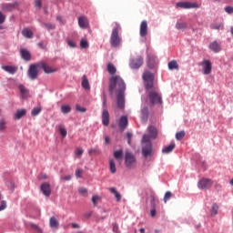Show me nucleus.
<instances>
[{"instance_id": "nucleus-1", "label": "nucleus", "mask_w": 233, "mask_h": 233, "mask_svg": "<svg viewBox=\"0 0 233 233\" xmlns=\"http://www.w3.org/2000/svg\"><path fill=\"white\" fill-rule=\"evenodd\" d=\"M109 83V92L111 94L116 88V103L118 108H125V90H127L125 80H123V78H121L119 76H113L110 78Z\"/></svg>"}, {"instance_id": "nucleus-2", "label": "nucleus", "mask_w": 233, "mask_h": 233, "mask_svg": "<svg viewBox=\"0 0 233 233\" xmlns=\"http://www.w3.org/2000/svg\"><path fill=\"white\" fill-rule=\"evenodd\" d=\"M120 30L121 25L119 23L116 22L110 36V44L113 48H119L121 46V36H119Z\"/></svg>"}, {"instance_id": "nucleus-3", "label": "nucleus", "mask_w": 233, "mask_h": 233, "mask_svg": "<svg viewBox=\"0 0 233 233\" xmlns=\"http://www.w3.org/2000/svg\"><path fill=\"white\" fill-rule=\"evenodd\" d=\"M142 79L144 81V86L146 90L148 91V90H152V88H156V86H154L155 76L151 72L145 71L142 76Z\"/></svg>"}, {"instance_id": "nucleus-4", "label": "nucleus", "mask_w": 233, "mask_h": 233, "mask_svg": "<svg viewBox=\"0 0 233 233\" xmlns=\"http://www.w3.org/2000/svg\"><path fill=\"white\" fill-rule=\"evenodd\" d=\"M147 92L151 105H162L163 99L161 98V94H159L157 88L154 87L149 89Z\"/></svg>"}, {"instance_id": "nucleus-5", "label": "nucleus", "mask_w": 233, "mask_h": 233, "mask_svg": "<svg viewBox=\"0 0 233 233\" xmlns=\"http://www.w3.org/2000/svg\"><path fill=\"white\" fill-rule=\"evenodd\" d=\"M136 156H134V154H132L129 151H127L125 153V165H126V168H128L129 170H132V168H136Z\"/></svg>"}, {"instance_id": "nucleus-6", "label": "nucleus", "mask_w": 233, "mask_h": 233, "mask_svg": "<svg viewBox=\"0 0 233 233\" xmlns=\"http://www.w3.org/2000/svg\"><path fill=\"white\" fill-rule=\"evenodd\" d=\"M37 68H39V64H32L27 70V76L32 81H35L39 76V70Z\"/></svg>"}, {"instance_id": "nucleus-7", "label": "nucleus", "mask_w": 233, "mask_h": 233, "mask_svg": "<svg viewBox=\"0 0 233 233\" xmlns=\"http://www.w3.org/2000/svg\"><path fill=\"white\" fill-rule=\"evenodd\" d=\"M142 155L144 157H152L154 156V149H152V143L144 144L142 146Z\"/></svg>"}, {"instance_id": "nucleus-8", "label": "nucleus", "mask_w": 233, "mask_h": 233, "mask_svg": "<svg viewBox=\"0 0 233 233\" xmlns=\"http://www.w3.org/2000/svg\"><path fill=\"white\" fill-rule=\"evenodd\" d=\"M177 6L183 8L184 10H189L190 8H199V5L192 2H177Z\"/></svg>"}, {"instance_id": "nucleus-9", "label": "nucleus", "mask_w": 233, "mask_h": 233, "mask_svg": "<svg viewBox=\"0 0 233 233\" xmlns=\"http://www.w3.org/2000/svg\"><path fill=\"white\" fill-rule=\"evenodd\" d=\"M198 188L201 190H207L212 187V179L210 178H202L198 183Z\"/></svg>"}, {"instance_id": "nucleus-10", "label": "nucleus", "mask_w": 233, "mask_h": 233, "mask_svg": "<svg viewBox=\"0 0 233 233\" xmlns=\"http://www.w3.org/2000/svg\"><path fill=\"white\" fill-rule=\"evenodd\" d=\"M130 68L134 70H137V68H141L143 66V56H137L130 61L129 64Z\"/></svg>"}, {"instance_id": "nucleus-11", "label": "nucleus", "mask_w": 233, "mask_h": 233, "mask_svg": "<svg viewBox=\"0 0 233 233\" xmlns=\"http://www.w3.org/2000/svg\"><path fill=\"white\" fill-rule=\"evenodd\" d=\"M201 66L203 67V74L205 76H208L212 73V62H210V60H203Z\"/></svg>"}, {"instance_id": "nucleus-12", "label": "nucleus", "mask_w": 233, "mask_h": 233, "mask_svg": "<svg viewBox=\"0 0 233 233\" xmlns=\"http://www.w3.org/2000/svg\"><path fill=\"white\" fill-rule=\"evenodd\" d=\"M19 6V3L17 1L14 2L13 4H2L1 8L2 12H13Z\"/></svg>"}, {"instance_id": "nucleus-13", "label": "nucleus", "mask_w": 233, "mask_h": 233, "mask_svg": "<svg viewBox=\"0 0 233 233\" xmlns=\"http://www.w3.org/2000/svg\"><path fill=\"white\" fill-rule=\"evenodd\" d=\"M40 190L46 198H50L52 195V187H50V184L48 182H45L41 185Z\"/></svg>"}, {"instance_id": "nucleus-14", "label": "nucleus", "mask_w": 233, "mask_h": 233, "mask_svg": "<svg viewBox=\"0 0 233 233\" xmlns=\"http://www.w3.org/2000/svg\"><path fill=\"white\" fill-rule=\"evenodd\" d=\"M139 34L140 37H147L148 35V22L147 20L141 22Z\"/></svg>"}, {"instance_id": "nucleus-15", "label": "nucleus", "mask_w": 233, "mask_h": 233, "mask_svg": "<svg viewBox=\"0 0 233 233\" xmlns=\"http://www.w3.org/2000/svg\"><path fill=\"white\" fill-rule=\"evenodd\" d=\"M102 125H104V127H108V125H110V113H108V109H103Z\"/></svg>"}, {"instance_id": "nucleus-16", "label": "nucleus", "mask_w": 233, "mask_h": 233, "mask_svg": "<svg viewBox=\"0 0 233 233\" xmlns=\"http://www.w3.org/2000/svg\"><path fill=\"white\" fill-rule=\"evenodd\" d=\"M39 66H41V68L44 70L46 74H54V72H57V68L52 67L46 65V63L45 62H41Z\"/></svg>"}, {"instance_id": "nucleus-17", "label": "nucleus", "mask_w": 233, "mask_h": 233, "mask_svg": "<svg viewBox=\"0 0 233 233\" xmlns=\"http://www.w3.org/2000/svg\"><path fill=\"white\" fill-rule=\"evenodd\" d=\"M118 127L120 130H126L127 127H128V116H122L118 121Z\"/></svg>"}, {"instance_id": "nucleus-18", "label": "nucleus", "mask_w": 233, "mask_h": 233, "mask_svg": "<svg viewBox=\"0 0 233 233\" xmlns=\"http://www.w3.org/2000/svg\"><path fill=\"white\" fill-rule=\"evenodd\" d=\"M20 55L24 61H30L32 59V53H30L26 48H21Z\"/></svg>"}, {"instance_id": "nucleus-19", "label": "nucleus", "mask_w": 233, "mask_h": 233, "mask_svg": "<svg viewBox=\"0 0 233 233\" xmlns=\"http://www.w3.org/2000/svg\"><path fill=\"white\" fill-rule=\"evenodd\" d=\"M78 26L83 29H86L89 26L88 18L86 16L78 17Z\"/></svg>"}, {"instance_id": "nucleus-20", "label": "nucleus", "mask_w": 233, "mask_h": 233, "mask_svg": "<svg viewBox=\"0 0 233 233\" xmlns=\"http://www.w3.org/2000/svg\"><path fill=\"white\" fill-rule=\"evenodd\" d=\"M209 48L210 50H212V52H215V54L221 52V45H219L218 41H214L211 44H209Z\"/></svg>"}, {"instance_id": "nucleus-21", "label": "nucleus", "mask_w": 233, "mask_h": 233, "mask_svg": "<svg viewBox=\"0 0 233 233\" xmlns=\"http://www.w3.org/2000/svg\"><path fill=\"white\" fill-rule=\"evenodd\" d=\"M148 107H143L141 110V121L142 123H147L148 121V116H149Z\"/></svg>"}, {"instance_id": "nucleus-22", "label": "nucleus", "mask_w": 233, "mask_h": 233, "mask_svg": "<svg viewBox=\"0 0 233 233\" xmlns=\"http://www.w3.org/2000/svg\"><path fill=\"white\" fill-rule=\"evenodd\" d=\"M147 132L151 139H156L157 137V129L154 126H149L147 128Z\"/></svg>"}, {"instance_id": "nucleus-23", "label": "nucleus", "mask_w": 233, "mask_h": 233, "mask_svg": "<svg viewBox=\"0 0 233 233\" xmlns=\"http://www.w3.org/2000/svg\"><path fill=\"white\" fill-rule=\"evenodd\" d=\"M2 69L8 74H15V72H17V66H4Z\"/></svg>"}, {"instance_id": "nucleus-24", "label": "nucleus", "mask_w": 233, "mask_h": 233, "mask_svg": "<svg viewBox=\"0 0 233 233\" xmlns=\"http://www.w3.org/2000/svg\"><path fill=\"white\" fill-rule=\"evenodd\" d=\"M22 35L27 39H32V37H34V32L28 28H24L22 31Z\"/></svg>"}, {"instance_id": "nucleus-25", "label": "nucleus", "mask_w": 233, "mask_h": 233, "mask_svg": "<svg viewBox=\"0 0 233 233\" xmlns=\"http://www.w3.org/2000/svg\"><path fill=\"white\" fill-rule=\"evenodd\" d=\"M82 86L85 90H90V83L88 82L86 75H84L82 77Z\"/></svg>"}, {"instance_id": "nucleus-26", "label": "nucleus", "mask_w": 233, "mask_h": 233, "mask_svg": "<svg viewBox=\"0 0 233 233\" xmlns=\"http://www.w3.org/2000/svg\"><path fill=\"white\" fill-rule=\"evenodd\" d=\"M176 148V143H171L169 146L162 149V154H170Z\"/></svg>"}, {"instance_id": "nucleus-27", "label": "nucleus", "mask_w": 233, "mask_h": 233, "mask_svg": "<svg viewBox=\"0 0 233 233\" xmlns=\"http://www.w3.org/2000/svg\"><path fill=\"white\" fill-rule=\"evenodd\" d=\"M18 88L20 90L21 96L22 97L25 99L26 97H28V89H26V87H25V86L23 85H19Z\"/></svg>"}, {"instance_id": "nucleus-28", "label": "nucleus", "mask_w": 233, "mask_h": 233, "mask_svg": "<svg viewBox=\"0 0 233 233\" xmlns=\"http://www.w3.org/2000/svg\"><path fill=\"white\" fill-rule=\"evenodd\" d=\"M50 227L51 228H59V221H57V218H56V217H52L50 218Z\"/></svg>"}, {"instance_id": "nucleus-29", "label": "nucleus", "mask_w": 233, "mask_h": 233, "mask_svg": "<svg viewBox=\"0 0 233 233\" xmlns=\"http://www.w3.org/2000/svg\"><path fill=\"white\" fill-rule=\"evenodd\" d=\"M147 66L150 69H152L156 66V57L155 56H148L147 57Z\"/></svg>"}, {"instance_id": "nucleus-30", "label": "nucleus", "mask_w": 233, "mask_h": 233, "mask_svg": "<svg viewBox=\"0 0 233 233\" xmlns=\"http://www.w3.org/2000/svg\"><path fill=\"white\" fill-rule=\"evenodd\" d=\"M26 116V109H18L15 115V119H21V117H25Z\"/></svg>"}, {"instance_id": "nucleus-31", "label": "nucleus", "mask_w": 233, "mask_h": 233, "mask_svg": "<svg viewBox=\"0 0 233 233\" xmlns=\"http://www.w3.org/2000/svg\"><path fill=\"white\" fill-rule=\"evenodd\" d=\"M187 25L185 22L177 21L176 24L177 30H185L187 28Z\"/></svg>"}, {"instance_id": "nucleus-32", "label": "nucleus", "mask_w": 233, "mask_h": 233, "mask_svg": "<svg viewBox=\"0 0 233 233\" xmlns=\"http://www.w3.org/2000/svg\"><path fill=\"white\" fill-rule=\"evenodd\" d=\"M169 70H177L179 68V66L177 65V61L172 60L167 65Z\"/></svg>"}, {"instance_id": "nucleus-33", "label": "nucleus", "mask_w": 233, "mask_h": 233, "mask_svg": "<svg viewBox=\"0 0 233 233\" xmlns=\"http://www.w3.org/2000/svg\"><path fill=\"white\" fill-rule=\"evenodd\" d=\"M109 170L111 174H116V172H117V168L116 167V162L114 161V159L109 160Z\"/></svg>"}, {"instance_id": "nucleus-34", "label": "nucleus", "mask_w": 233, "mask_h": 233, "mask_svg": "<svg viewBox=\"0 0 233 233\" xmlns=\"http://www.w3.org/2000/svg\"><path fill=\"white\" fill-rule=\"evenodd\" d=\"M107 72L111 76H114V74H116V72H117V69L115 67L114 64L109 63V64H107Z\"/></svg>"}, {"instance_id": "nucleus-35", "label": "nucleus", "mask_w": 233, "mask_h": 233, "mask_svg": "<svg viewBox=\"0 0 233 233\" xmlns=\"http://www.w3.org/2000/svg\"><path fill=\"white\" fill-rule=\"evenodd\" d=\"M114 157L117 161H121V159H123V149H118V150L115 151Z\"/></svg>"}, {"instance_id": "nucleus-36", "label": "nucleus", "mask_w": 233, "mask_h": 233, "mask_svg": "<svg viewBox=\"0 0 233 233\" xmlns=\"http://www.w3.org/2000/svg\"><path fill=\"white\" fill-rule=\"evenodd\" d=\"M109 190H110V192H112V194L115 195L117 202L121 201V193L117 192L116 187H110Z\"/></svg>"}, {"instance_id": "nucleus-37", "label": "nucleus", "mask_w": 233, "mask_h": 233, "mask_svg": "<svg viewBox=\"0 0 233 233\" xmlns=\"http://www.w3.org/2000/svg\"><path fill=\"white\" fill-rule=\"evenodd\" d=\"M71 111H72V107H70V106H68V105L61 106V112L63 114H70Z\"/></svg>"}, {"instance_id": "nucleus-38", "label": "nucleus", "mask_w": 233, "mask_h": 233, "mask_svg": "<svg viewBox=\"0 0 233 233\" xmlns=\"http://www.w3.org/2000/svg\"><path fill=\"white\" fill-rule=\"evenodd\" d=\"M58 130H59L62 137H65L68 134V132L66 131V128H65V126L63 124H60L58 126Z\"/></svg>"}, {"instance_id": "nucleus-39", "label": "nucleus", "mask_w": 233, "mask_h": 233, "mask_svg": "<svg viewBox=\"0 0 233 233\" xmlns=\"http://www.w3.org/2000/svg\"><path fill=\"white\" fill-rule=\"evenodd\" d=\"M6 130V119H0V132H5Z\"/></svg>"}, {"instance_id": "nucleus-40", "label": "nucleus", "mask_w": 233, "mask_h": 233, "mask_svg": "<svg viewBox=\"0 0 233 233\" xmlns=\"http://www.w3.org/2000/svg\"><path fill=\"white\" fill-rule=\"evenodd\" d=\"M6 21V15L0 11V30H3L5 27L3 26V23Z\"/></svg>"}, {"instance_id": "nucleus-41", "label": "nucleus", "mask_w": 233, "mask_h": 233, "mask_svg": "<svg viewBox=\"0 0 233 233\" xmlns=\"http://www.w3.org/2000/svg\"><path fill=\"white\" fill-rule=\"evenodd\" d=\"M41 110H43V107L41 106L35 107L31 112V116H39V114H41Z\"/></svg>"}, {"instance_id": "nucleus-42", "label": "nucleus", "mask_w": 233, "mask_h": 233, "mask_svg": "<svg viewBox=\"0 0 233 233\" xmlns=\"http://www.w3.org/2000/svg\"><path fill=\"white\" fill-rule=\"evenodd\" d=\"M185 131H179L176 134V139H177V141H181V139H183V137H185Z\"/></svg>"}, {"instance_id": "nucleus-43", "label": "nucleus", "mask_w": 233, "mask_h": 233, "mask_svg": "<svg viewBox=\"0 0 233 233\" xmlns=\"http://www.w3.org/2000/svg\"><path fill=\"white\" fill-rule=\"evenodd\" d=\"M43 26H45L46 30H56V25L51 23L44 24Z\"/></svg>"}, {"instance_id": "nucleus-44", "label": "nucleus", "mask_w": 233, "mask_h": 233, "mask_svg": "<svg viewBox=\"0 0 233 233\" xmlns=\"http://www.w3.org/2000/svg\"><path fill=\"white\" fill-rule=\"evenodd\" d=\"M152 137H149V135H144L142 137V143H145L146 145H148V143H152L150 142V139Z\"/></svg>"}, {"instance_id": "nucleus-45", "label": "nucleus", "mask_w": 233, "mask_h": 233, "mask_svg": "<svg viewBox=\"0 0 233 233\" xmlns=\"http://www.w3.org/2000/svg\"><path fill=\"white\" fill-rule=\"evenodd\" d=\"M172 198V192L167 191L164 196V203H167Z\"/></svg>"}, {"instance_id": "nucleus-46", "label": "nucleus", "mask_w": 233, "mask_h": 233, "mask_svg": "<svg viewBox=\"0 0 233 233\" xmlns=\"http://www.w3.org/2000/svg\"><path fill=\"white\" fill-rule=\"evenodd\" d=\"M34 5L38 9L41 10L43 8V3L41 0H35Z\"/></svg>"}, {"instance_id": "nucleus-47", "label": "nucleus", "mask_w": 233, "mask_h": 233, "mask_svg": "<svg viewBox=\"0 0 233 233\" xmlns=\"http://www.w3.org/2000/svg\"><path fill=\"white\" fill-rule=\"evenodd\" d=\"M218 210H219V206H218V204L214 203L212 206V214L214 216L218 215Z\"/></svg>"}, {"instance_id": "nucleus-48", "label": "nucleus", "mask_w": 233, "mask_h": 233, "mask_svg": "<svg viewBox=\"0 0 233 233\" xmlns=\"http://www.w3.org/2000/svg\"><path fill=\"white\" fill-rule=\"evenodd\" d=\"M150 198L151 208H156V197L154 195H151Z\"/></svg>"}, {"instance_id": "nucleus-49", "label": "nucleus", "mask_w": 233, "mask_h": 233, "mask_svg": "<svg viewBox=\"0 0 233 233\" xmlns=\"http://www.w3.org/2000/svg\"><path fill=\"white\" fill-rule=\"evenodd\" d=\"M80 46L81 48H88V41L82 39L80 41Z\"/></svg>"}, {"instance_id": "nucleus-50", "label": "nucleus", "mask_w": 233, "mask_h": 233, "mask_svg": "<svg viewBox=\"0 0 233 233\" xmlns=\"http://www.w3.org/2000/svg\"><path fill=\"white\" fill-rule=\"evenodd\" d=\"M99 199H101V198H99V196H93L92 197V203H93V205H95V207L97 206V201H99Z\"/></svg>"}, {"instance_id": "nucleus-51", "label": "nucleus", "mask_w": 233, "mask_h": 233, "mask_svg": "<svg viewBox=\"0 0 233 233\" xmlns=\"http://www.w3.org/2000/svg\"><path fill=\"white\" fill-rule=\"evenodd\" d=\"M112 227H113V232L121 233V231H119V226L117 225V223H113Z\"/></svg>"}, {"instance_id": "nucleus-52", "label": "nucleus", "mask_w": 233, "mask_h": 233, "mask_svg": "<svg viewBox=\"0 0 233 233\" xmlns=\"http://www.w3.org/2000/svg\"><path fill=\"white\" fill-rule=\"evenodd\" d=\"M84 150L83 149H81V148H76V151H75V154H76V156H77L78 157H81V156H83V154H84Z\"/></svg>"}, {"instance_id": "nucleus-53", "label": "nucleus", "mask_w": 233, "mask_h": 233, "mask_svg": "<svg viewBox=\"0 0 233 233\" xmlns=\"http://www.w3.org/2000/svg\"><path fill=\"white\" fill-rule=\"evenodd\" d=\"M103 110H106V94L103 93Z\"/></svg>"}, {"instance_id": "nucleus-54", "label": "nucleus", "mask_w": 233, "mask_h": 233, "mask_svg": "<svg viewBox=\"0 0 233 233\" xmlns=\"http://www.w3.org/2000/svg\"><path fill=\"white\" fill-rule=\"evenodd\" d=\"M76 108L77 112H82V113L86 112V108L81 107V106H79V105H76Z\"/></svg>"}, {"instance_id": "nucleus-55", "label": "nucleus", "mask_w": 233, "mask_h": 233, "mask_svg": "<svg viewBox=\"0 0 233 233\" xmlns=\"http://www.w3.org/2000/svg\"><path fill=\"white\" fill-rule=\"evenodd\" d=\"M211 28L212 30H219V28H221V24H213Z\"/></svg>"}, {"instance_id": "nucleus-56", "label": "nucleus", "mask_w": 233, "mask_h": 233, "mask_svg": "<svg viewBox=\"0 0 233 233\" xmlns=\"http://www.w3.org/2000/svg\"><path fill=\"white\" fill-rule=\"evenodd\" d=\"M225 12H227V14H233V6H226Z\"/></svg>"}, {"instance_id": "nucleus-57", "label": "nucleus", "mask_w": 233, "mask_h": 233, "mask_svg": "<svg viewBox=\"0 0 233 233\" xmlns=\"http://www.w3.org/2000/svg\"><path fill=\"white\" fill-rule=\"evenodd\" d=\"M6 208V201L3 200L0 205V212Z\"/></svg>"}, {"instance_id": "nucleus-58", "label": "nucleus", "mask_w": 233, "mask_h": 233, "mask_svg": "<svg viewBox=\"0 0 233 233\" xmlns=\"http://www.w3.org/2000/svg\"><path fill=\"white\" fill-rule=\"evenodd\" d=\"M78 192H79V194H87L88 193V189H86L85 187H79L78 188Z\"/></svg>"}, {"instance_id": "nucleus-59", "label": "nucleus", "mask_w": 233, "mask_h": 233, "mask_svg": "<svg viewBox=\"0 0 233 233\" xmlns=\"http://www.w3.org/2000/svg\"><path fill=\"white\" fill-rule=\"evenodd\" d=\"M83 176V169H78L76 171V177H82Z\"/></svg>"}, {"instance_id": "nucleus-60", "label": "nucleus", "mask_w": 233, "mask_h": 233, "mask_svg": "<svg viewBox=\"0 0 233 233\" xmlns=\"http://www.w3.org/2000/svg\"><path fill=\"white\" fill-rule=\"evenodd\" d=\"M31 228H34V230H36V232L41 233V228H38L35 224H32Z\"/></svg>"}, {"instance_id": "nucleus-61", "label": "nucleus", "mask_w": 233, "mask_h": 233, "mask_svg": "<svg viewBox=\"0 0 233 233\" xmlns=\"http://www.w3.org/2000/svg\"><path fill=\"white\" fill-rule=\"evenodd\" d=\"M48 177L46 176V174L45 173H41L39 176H38V179L39 180H42V179H46Z\"/></svg>"}, {"instance_id": "nucleus-62", "label": "nucleus", "mask_w": 233, "mask_h": 233, "mask_svg": "<svg viewBox=\"0 0 233 233\" xmlns=\"http://www.w3.org/2000/svg\"><path fill=\"white\" fill-rule=\"evenodd\" d=\"M67 44L71 48H76V43H74V41L68 40Z\"/></svg>"}, {"instance_id": "nucleus-63", "label": "nucleus", "mask_w": 233, "mask_h": 233, "mask_svg": "<svg viewBox=\"0 0 233 233\" xmlns=\"http://www.w3.org/2000/svg\"><path fill=\"white\" fill-rule=\"evenodd\" d=\"M132 133H127V143H128V145H130V141H131V139H132Z\"/></svg>"}, {"instance_id": "nucleus-64", "label": "nucleus", "mask_w": 233, "mask_h": 233, "mask_svg": "<svg viewBox=\"0 0 233 233\" xmlns=\"http://www.w3.org/2000/svg\"><path fill=\"white\" fill-rule=\"evenodd\" d=\"M156 214H157L156 208H153V209H151V218H155Z\"/></svg>"}]
</instances>
